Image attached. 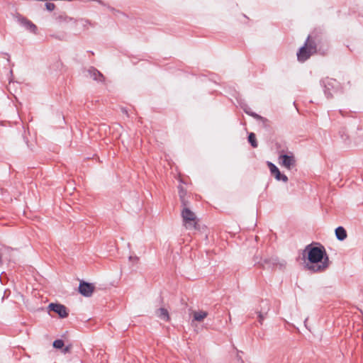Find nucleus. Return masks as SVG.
<instances>
[{"instance_id": "nucleus-1", "label": "nucleus", "mask_w": 363, "mask_h": 363, "mask_svg": "<svg viewBox=\"0 0 363 363\" xmlns=\"http://www.w3.org/2000/svg\"><path fill=\"white\" fill-rule=\"evenodd\" d=\"M302 256L305 267L312 272H322L330 265L325 248L319 242H312L306 245Z\"/></svg>"}, {"instance_id": "nucleus-2", "label": "nucleus", "mask_w": 363, "mask_h": 363, "mask_svg": "<svg viewBox=\"0 0 363 363\" xmlns=\"http://www.w3.org/2000/svg\"><path fill=\"white\" fill-rule=\"evenodd\" d=\"M317 51L316 44L313 40L311 39V36H308L304 45L299 48L296 55L297 60L303 62L306 61L313 54Z\"/></svg>"}, {"instance_id": "nucleus-3", "label": "nucleus", "mask_w": 363, "mask_h": 363, "mask_svg": "<svg viewBox=\"0 0 363 363\" xmlns=\"http://www.w3.org/2000/svg\"><path fill=\"white\" fill-rule=\"evenodd\" d=\"M257 257H255V265L263 269H273L275 267L283 269L285 267L286 262H280L277 257H270L260 258L259 260Z\"/></svg>"}, {"instance_id": "nucleus-4", "label": "nucleus", "mask_w": 363, "mask_h": 363, "mask_svg": "<svg viewBox=\"0 0 363 363\" xmlns=\"http://www.w3.org/2000/svg\"><path fill=\"white\" fill-rule=\"evenodd\" d=\"M320 86L323 89L325 96L331 98L340 89V84L335 79L326 77L320 80Z\"/></svg>"}, {"instance_id": "nucleus-5", "label": "nucleus", "mask_w": 363, "mask_h": 363, "mask_svg": "<svg viewBox=\"0 0 363 363\" xmlns=\"http://www.w3.org/2000/svg\"><path fill=\"white\" fill-rule=\"evenodd\" d=\"M278 160L279 164L289 170L292 169L296 166V161L291 152L284 153V152L281 151L279 153Z\"/></svg>"}, {"instance_id": "nucleus-6", "label": "nucleus", "mask_w": 363, "mask_h": 363, "mask_svg": "<svg viewBox=\"0 0 363 363\" xmlns=\"http://www.w3.org/2000/svg\"><path fill=\"white\" fill-rule=\"evenodd\" d=\"M184 206L181 215L186 227L187 228H195L196 225L195 213L186 206Z\"/></svg>"}, {"instance_id": "nucleus-7", "label": "nucleus", "mask_w": 363, "mask_h": 363, "mask_svg": "<svg viewBox=\"0 0 363 363\" xmlns=\"http://www.w3.org/2000/svg\"><path fill=\"white\" fill-rule=\"evenodd\" d=\"M270 310V304L268 300H262L259 306L256 308L258 322L262 325L263 321L267 318Z\"/></svg>"}, {"instance_id": "nucleus-8", "label": "nucleus", "mask_w": 363, "mask_h": 363, "mask_svg": "<svg viewBox=\"0 0 363 363\" xmlns=\"http://www.w3.org/2000/svg\"><path fill=\"white\" fill-rule=\"evenodd\" d=\"M16 18L17 20V22L26 30L29 31L31 33L37 34L38 27L30 20L21 16V14H17Z\"/></svg>"}, {"instance_id": "nucleus-9", "label": "nucleus", "mask_w": 363, "mask_h": 363, "mask_svg": "<svg viewBox=\"0 0 363 363\" xmlns=\"http://www.w3.org/2000/svg\"><path fill=\"white\" fill-rule=\"evenodd\" d=\"M48 309L57 313L60 318H65L68 316L66 306L61 303H50L48 306Z\"/></svg>"}, {"instance_id": "nucleus-10", "label": "nucleus", "mask_w": 363, "mask_h": 363, "mask_svg": "<svg viewBox=\"0 0 363 363\" xmlns=\"http://www.w3.org/2000/svg\"><path fill=\"white\" fill-rule=\"evenodd\" d=\"M267 167L269 169L271 174L274 177L277 181H281L284 183L288 182V177L284 174H282L279 168L272 162H267Z\"/></svg>"}, {"instance_id": "nucleus-11", "label": "nucleus", "mask_w": 363, "mask_h": 363, "mask_svg": "<svg viewBox=\"0 0 363 363\" xmlns=\"http://www.w3.org/2000/svg\"><path fill=\"white\" fill-rule=\"evenodd\" d=\"M94 289L95 287L91 283H89L83 280L79 282V292L84 297H90L92 295Z\"/></svg>"}, {"instance_id": "nucleus-12", "label": "nucleus", "mask_w": 363, "mask_h": 363, "mask_svg": "<svg viewBox=\"0 0 363 363\" xmlns=\"http://www.w3.org/2000/svg\"><path fill=\"white\" fill-rule=\"evenodd\" d=\"M87 72L89 77L94 81L98 82H103L105 80V77L104 74L94 67H91L87 70Z\"/></svg>"}, {"instance_id": "nucleus-13", "label": "nucleus", "mask_w": 363, "mask_h": 363, "mask_svg": "<svg viewBox=\"0 0 363 363\" xmlns=\"http://www.w3.org/2000/svg\"><path fill=\"white\" fill-rule=\"evenodd\" d=\"M240 106L241 107V108L243 110V111L246 114L253 117L255 119H262V116H260V115L257 114V113L252 111L251 110V108H250V106L246 103L240 102Z\"/></svg>"}, {"instance_id": "nucleus-14", "label": "nucleus", "mask_w": 363, "mask_h": 363, "mask_svg": "<svg viewBox=\"0 0 363 363\" xmlns=\"http://www.w3.org/2000/svg\"><path fill=\"white\" fill-rule=\"evenodd\" d=\"M335 233L337 239L340 241H343L347 238V231L342 226H338L336 228Z\"/></svg>"}, {"instance_id": "nucleus-15", "label": "nucleus", "mask_w": 363, "mask_h": 363, "mask_svg": "<svg viewBox=\"0 0 363 363\" xmlns=\"http://www.w3.org/2000/svg\"><path fill=\"white\" fill-rule=\"evenodd\" d=\"M157 316L162 320L169 321V315L168 311L164 308H160L156 311Z\"/></svg>"}, {"instance_id": "nucleus-16", "label": "nucleus", "mask_w": 363, "mask_h": 363, "mask_svg": "<svg viewBox=\"0 0 363 363\" xmlns=\"http://www.w3.org/2000/svg\"><path fill=\"white\" fill-rule=\"evenodd\" d=\"M208 313L206 311H196L194 313V320L196 321H202L206 317H207Z\"/></svg>"}, {"instance_id": "nucleus-17", "label": "nucleus", "mask_w": 363, "mask_h": 363, "mask_svg": "<svg viewBox=\"0 0 363 363\" xmlns=\"http://www.w3.org/2000/svg\"><path fill=\"white\" fill-rule=\"evenodd\" d=\"M248 143L251 145V146L254 148L257 147L258 143L256 139V135L254 133H250L247 136Z\"/></svg>"}, {"instance_id": "nucleus-18", "label": "nucleus", "mask_w": 363, "mask_h": 363, "mask_svg": "<svg viewBox=\"0 0 363 363\" xmlns=\"http://www.w3.org/2000/svg\"><path fill=\"white\" fill-rule=\"evenodd\" d=\"M56 20L59 22H69V21H77L72 17L67 16L66 14H60L55 17Z\"/></svg>"}, {"instance_id": "nucleus-19", "label": "nucleus", "mask_w": 363, "mask_h": 363, "mask_svg": "<svg viewBox=\"0 0 363 363\" xmlns=\"http://www.w3.org/2000/svg\"><path fill=\"white\" fill-rule=\"evenodd\" d=\"M52 346L55 349L62 350L65 346V342L62 339H57L54 340Z\"/></svg>"}, {"instance_id": "nucleus-20", "label": "nucleus", "mask_w": 363, "mask_h": 363, "mask_svg": "<svg viewBox=\"0 0 363 363\" xmlns=\"http://www.w3.org/2000/svg\"><path fill=\"white\" fill-rule=\"evenodd\" d=\"M79 21L81 22L82 23V26L84 28H86L88 26H96V23H92L91 21H89V19H86V18H80L78 20Z\"/></svg>"}, {"instance_id": "nucleus-21", "label": "nucleus", "mask_w": 363, "mask_h": 363, "mask_svg": "<svg viewBox=\"0 0 363 363\" xmlns=\"http://www.w3.org/2000/svg\"><path fill=\"white\" fill-rule=\"evenodd\" d=\"M179 197H180V199H181V201H182V203L183 206H186V201L184 199V196L186 194V191L183 189L182 187H179Z\"/></svg>"}, {"instance_id": "nucleus-22", "label": "nucleus", "mask_w": 363, "mask_h": 363, "mask_svg": "<svg viewBox=\"0 0 363 363\" xmlns=\"http://www.w3.org/2000/svg\"><path fill=\"white\" fill-rule=\"evenodd\" d=\"M257 120L262 122V125L264 128L269 129L270 128V122L267 118L262 116V119H257Z\"/></svg>"}, {"instance_id": "nucleus-23", "label": "nucleus", "mask_w": 363, "mask_h": 363, "mask_svg": "<svg viewBox=\"0 0 363 363\" xmlns=\"http://www.w3.org/2000/svg\"><path fill=\"white\" fill-rule=\"evenodd\" d=\"M339 134L342 140L345 141L348 139V135L346 134L345 128H342L339 131Z\"/></svg>"}, {"instance_id": "nucleus-24", "label": "nucleus", "mask_w": 363, "mask_h": 363, "mask_svg": "<svg viewBox=\"0 0 363 363\" xmlns=\"http://www.w3.org/2000/svg\"><path fill=\"white\" fill-rule=\"evenodd\" d=\"M45 7L46 9L49 11H52L55 9V5L53 3L51 2H46L45 3Z\"/></svg>"}, {"instance_id": "nucleus-25", "label": "nucleus", "mask_w": 363, "mask_h": 363, "mask_svg": "<svg viewBox=\"0 0 363 363\" xmlns=\"http://www.w3.org/2000/svg\"><path fill=\"white\" fill-rule=\"evenodd\" d=\"M71 348H72V345H67V346H64L63 348L62 349V352L63 354H67V353H69L71 350Z\"/></svg>"}, {"instance_id": "nucleus-26", "label": "nucleus", "mask_w": 363, "mask_h": 363, "mask_svg": "<svg viewBox=\"0 0 363 363\" xmlns=\"http://www.w3.org/2000/svg\"><path fill=\"white\" fill-rule=\"evenodd\" d=\"M52 37L55 38V39H57V40H64L65 35L64 34H62V35H52Z\"/></svg>"}, {"instance_id": "nucleus-27", "label": "nucleus", "mask_w": 363, "mask_h": 363, "mask_svg": "<svg viewBox=\"0 0 363 363\" xmlns=\"http://www.w3.org/2000/svg\"><path fill=\"white\" fill-rule=\"evenodd\" d=\"M139 258L137 256H132L130 255L129 257V260L133 262H137L138 261Z\"/></svg>"}, {"instance_id": "nucleus-28", "label": "nucleus", "mask_w": 363, "mask_h": 363, "mask_svg": "<svg viewBox=\"0 0 363 363\" xmlns=\"http://www.w3.org/2000/svg\"><path fill=\"white\" fill-rule=\"evenodd\" d=\"M1 54H2L3 57H4L5 59H6V60H7L8 62H9V60H10V56H9V55L7 52H2Z\"/></svg>"}, {"instance_id": "nucleus-29", "label": "nucleus", "mask_w": 363, "mask_h": 363, "mask_svg": "<svg viewBox=\"0 0 363 363\" xmlns=\"http://www.w3.org/2000/svg\"><path fill=\"white\" fill-rule=\"evenodd\" d=\"M307 320H308V318H306L305 320H304V325L305 327L308 329V326H307Z\"/></svg>"}, {"instance_id": "nucleus-30", "label": "nucleus", "mask_w": 363, "mask_h": 363, "mask_svg": "<svg viewBox=\"0 0 363 363\" xmlns=\"http://www.w3.org/2000/svg\"><path fill=\"white\" fill-rule=\"evenodd\" d=\"M238 361L240 362V363H244L243 360L242 359V358L238 356Z\"/></svg>"}, {"instance_id": "nucleus-31", "label": "nucleus", "mask_w": 363, "mask_h": 363, "mask_svg": "<svg viewBox=\"0 0 363 363\" xmlns=\"http://www.w3.org/2000/svg\"><path fill=\"white\" fill-rule=\"evenodd\" d=\"M108 9L110 11H116L114 8L111 7V6H108Z\"/></svg>"}]
</instances>
